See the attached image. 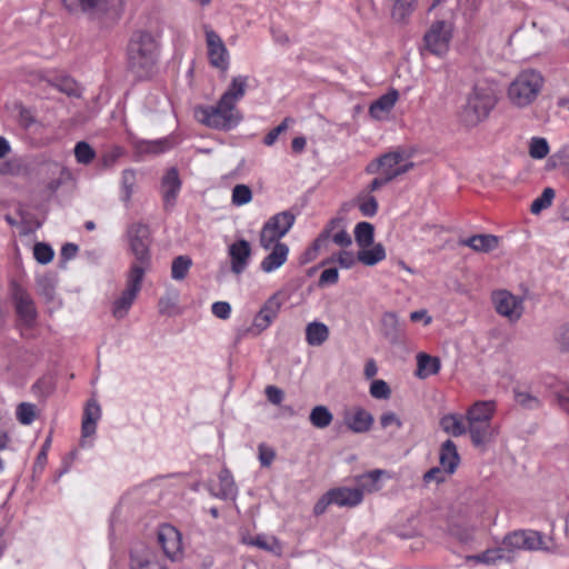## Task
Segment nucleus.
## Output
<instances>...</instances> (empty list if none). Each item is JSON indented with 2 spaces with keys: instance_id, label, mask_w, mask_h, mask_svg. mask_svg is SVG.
<instances>
[{
  "instance_id": "f257e3e1",
  "label": "nucleus",
  "mask_w": 569,
  "mask_h": 569,
  "mask_svg": "<svg viewBox=\"0 0 569 569\" xmlns=\"http://www.w3.org/2000/svg\"><path fill=\"white\" fill-rule=\"evenodd\" d=\"M159 46L154 37L148 31L132 33L128 48V69L137 79L143 80L152 76L158 62Z\"/></svg>"
},
{
  "instance_id": "f03ea898",
  "label": "nucleus",
  "mask_w": 569,
  "mask_h": 569,
  "mask_svg": "<svg viewBox=\"0 0 569 569\" xmlns=\"http://www.w3.org/2000/svg\"><path fill=\"white\" fill-rule=\"evenodd\" d=\"M497 92V84L495 82L478 80L465 107V121L473 126L485 120L498 101Z\"/></svg>"
},
{
  "instance_id": "7ed1b4c3",
  "label": "nucleus",
  "mask_w": 569,
  "mask_h": 569,
  "mask_svg": "<svg viewBox=\"0 0 569 569\" xmlns=\"http://www.w3.org/2000/svg\"><path fill=\"white\" fill-rule=\"evenodd\" d=\"M495 413L493 401H477L466 413L467 430L475 447H481L495 438L491 420Z\"/></svg>"
},
{
  "instance_id": "20e7f679",
  "label": "nucleus",
  "mask_w": 569,
  "mask_h": 569,
  "mask_svg": "<svg viewBox=\"0 0 569 569\" xmlns=\"http://www.w3.org/2000/svg\"><path fill=\"white\" fill-rule=\"evenodd\" d=\"M194 117L202 124L222 131L236 128L242 121V114L237 107L220 97L216 106H198Z\"/></svg>"
},
{
  "instance_id": "39448f33",
  "label": "nucleus",
  "mask_w": 569,
  "mask_h": 569,
  "mask_svg": "<svg viewBox=\"0 0 569 569\" xmlns=\"http://www.w3.org/2000/svg\"><path fill=\"white\" fill-rule=\"evenodd\" d=\"M62 8L73 17H84L91 21L118 18L123 0H60Z\"/></svg>"
},
{
  "instance_id": "423d86ee",
  "label": "nucleus",
  "mask_w": 569,
  "mask_h": 569,
  "mask_svg": "<svg viewBox=\"0 0 569 569\" xmlns=\"http://www.w3.org/2000/svg\"><path fill=\"white\" fill-rule=\"evenodd\" d=\"M410 157L411 154L405 149L397 148L370 161L366 167V172L369 174L381 173L385 177H390L391 182L413 169L415 163L410 160Z\"/></svg>"
},
{
  "instance_id": "0eeeda50",
  "label": "nucleus",
  "mask_w": 569,
  "mask_h": 569,
  "mask_svg": "<svg viewBox=\"0 0 569 569\" xmlns=\"http://www.w3.org/2000/svg\"><path fill=\"white\" fill-rule=\"evenodd\" d=\"M543 86L542 76L535 70L522 71L510 83L508 98L512 104L523 108L531 104Z\"/></svg>"
},
{
  "instance_id": "6e6552de",
  "label": "nucleus",
  "mask_w": 569,
  "mask_h": 569,
  "mask_svg": "<svg viewBox=\"0 0 569 569\" xmlns=\"http://www.w3.org/2000/svg\"><path fill=\"white\" fill-rule=\"evenodd\" d=\"M503 546L508 550H543L551 553H558L559 548L551 537H543L538 531L517 530L503 538Z\"/></svg>"
},
{
  "instance_id": "1a4fd4ad",
  "label": "nucleus",
  "mask_w": 569,
  "mask_h": 569,
  "mask_svg": "<svg viewBox=\"0 0 569 569\" xmlns=\"http://www.w3.org/2000/svg\"><path fill=\"white\" fill-rule=\"evenodd\" d=\"M295 221L296 216L289 210L281 211L269 218L260 231V246L264 250H269L276 241L280 242V239L292 228Z\"/></svg>"
},
{
  "instance_id": "9d476101",
  "label": "nucleus",
  "mask_w": 569,
  "mask_h": 569,
  "mask_svg": "<svg viewBox=\"0 0 569 569\" xmlns=\"http://www.w3.org/2000/svg\"><path fill=\"white\" fill-rule=\"evenodd\" d=\"M144 271L141 267L131 266L127 276V286L120 297L114 300L112 315L117 319H123L131 306L133 305L138 293L141 290Z\"/></svg>"
},
{
  "instance_id": "9b49d317",
  "label": "nucleus",
  "mask_w": 569,
  "mask_h": 569,
  "mask_svg": "<svg viewBox=\"0 0 569 569\" xmlns=\"http://www.w3.org/2000/svg\"><path fill=\"white\" fill-rule=\"evenodd\" d=\"M282 302L279 299V293H273L260 308L254 316L250 327L240 328L237 332V340H241L248 336L257 337L264 331L278 317Z\"/></svg>"
},
{
  "instance_id": "f8f14e48",
  "label": "nucleus",
  "mask_w": 569,
  "mask_h": 569,
  "mask_svg": "<svg viewBox=\"0 0 569 569\" xmlns=\"http://www.w3.org/2000/svg\"><path fill=\"white\" fill-rule=\"evenodd\" d=\"M128 238L130 243V250L136 257V262L131 266L141 267L146 272L150 266V244L151 236L150 229L143 223H133L128 228Z\"/></svg>"
},
{
  "instance_id": "ddd939ff",
  "label": "nucleus",
  "mask_w": 569,
  "mask_h": 569,
  "mask_svg": "<svg viewBox=\"0 0 569 569\" xmlns=\"http://www.w3.org/2000/svg\"><path fill=\"white\" fill-rule=\"evenodd\" d=\"M10 289L17 316L26 326H33L38 312L30 293L16 281L11 282Z\"/></svg>"
},
{
  "instance_id": "4468645a",
  "label": "nucleus",
  "mask_w": 569,
  "mask_h": 569,
  "mask_svg": "<svg viewBox=\"0 0 569 569\" xmlns=\"http://www.w3.org/2000/svg\"><path fill=\"white\" fill-rule=\"evenodd\" d=\"M451 31L445 21H436L423 37L425 49L431 54L442 57L448 52Z\"/></svg>"
},
{
  "instance_id": "2eb2a0df",
  "label": "nucleus",
  "mask_w": 569,
  "mask_h": 569,
  "mask_svg": "<svg viewBox=\"0 0 569 569\" xmlns=\"http://www.w3.org/2000/svg\"><path fill=\"white\" fill-rule=\"evenodd\" d=\"M492 302L498 315L517 321L523 311V299L513 296L508 290H497L492 293Z\"/></svg>"
},
{
  "instance_id": "dca6fc26",
  "label": "nucleus",
  "mask_w": 569,
  "mask_h": 569,
  "mask_svg": "<svg viewBox=\"0 0 569 569\" xmlns=\"http://www.w3.org/2000/svg\"><path fill=\"white\" fill-rule=\"evenodd\" d=\"M208 59L212 67L226 71L229 68V52L221 37L209 27L204 28Z\"/></svg>"
},
{
  "instance_id": "f3484780",
  "label": "nucleus",
  "mask_w": 569,
  "mask_h": 569,
  "mask_svg": "<svg viewBox=\"0 0 569 569\" xmlns=\"http://www.w3.org/2000/svg\"><path fill=\"white\" fill-rule=\"evenodd\" d=\"M158 542L161 546L163 553L171 560H176L181 553V535L171 525L160 526L158 530Z\"/></svg>"
},
{
  "instance_id": "a211bd4d",
  "label": "nucleus",
  "mask_w": 569,
  "mask_h": 569,
  "mask_svg": "<svg viewBox=\"0 0 569 569\" xmlns=\"http://www.w3.org/2000/svg\"><path fill=\"white\" fill-rule=\"evenodd\" d=\"M373 421V416L361 407L346 409L343 412V423L355 433L368 432Z\"/></svg>"
},
{
  "instance_id": "6ab92c4d",
  "label": "nucleus",
  "mask_w": 569,
  "mask_h": 569,
  "mask_svg": "<svg viewBox=\"0 0 569 569\" xmlns=\"http://www.w3.org/2000/svg\"><path fill=\"white\" fill-rule=\"evenodd\" d=\"M181 189V180L176 168L167 170L161 180V193L163 199V208L170 211L174 206Z\"/></svg>"
},
{
  "instance_id": "aec40b11",
  "label": "nucleus",
  "mask_w": 569,
  "mask_h": 569,
  "mask_svg": "<svg viewBox=\"0 0 569 569\" xmlns=\"http://www.w3.org/2000/svg\"><path fill=\"white\" fill-rule=\"evenodd\" d=\"M231 271L236 274L242 273L251 257V246L246 239H239L231 243L228 249Z\"/></svg>"
},
{
  "instance_id": "412c9836",
  "label": "nucleus",
  "mask_w": 569,
  "mask_h": 569,
  "mask_svg": "<svg viewBox=\"0 0 569 569\" xmlns=\"http://www.w3.org/2000/svg\"><path fill=\"white\" fill-rule=\"evenodd\" d=\"M380 331L391 345L398 343L405 335V323L393 311H387L381 316Z\"/></svg>"
},
{
  "instance_id": "4be33fe9",
  "label": "nucleus",
  "mask_w": 569,
  "mask_h": 569,
  "mask_svg": "<svg viewBox=\"0 0 569 569\" xmlns=\"http://www.w3.org/2000/svg\"><path fill=\"white\" fill-rule=\"evenodd\" d=\"M130 569H166V566L153 550L141 548L131 551Z\"/></svg>"
},
{
  "instance_id": "5701e85b",
  "label": "nucleus",
  "mask_w": 569,
  "mask_h": 569,
  "mask_svg": "<svg viewBox=\"0 0 569 569\" xmlns=\"http://www.w3.org/2000/svg\"><path fill=\"white\" fill-rule=\"evenodd\" d=\"M270 249L271 252L260 263V269L266 273L273 272L283 266L289 254V247L283 242L276 241Z\"/></svg>"
},
{
  "instance_id": "b1692460",
  "label": "nucleus",
  "mask_w": 569,
  "mask_h": 569,
  "mask_svg": "<svg viewBox=\"0 0 569 569\" xmlns=\"http://www.w3.org/2000/svg\"><path fill=\"white\" fill-rule=\"evenodd\" d=\"M499 239L493 234H473L469 238H460L459 246L469 247L476 252H490L498 247Z\"/></svg>"
},
{
  "instance_id": "393cba45",
  "label": "nucleus",
  "mask_w": 569,
  "mask_h": 569,
  "mask_svg": "<svg viewBox=\"0 0 569 569\" xmlns=\"http://www.w3.org/2000/svg\"><path fill=\"white\" fill-rule=\"evenodd\" d=\"M398 98L399 92L396 89H390L387 93L382 94L371 103L369 108L370 116L377 120L382 119L392 110Z\"/></svg>"
},
{
  "instance_id": "a878e982",
  "label": "nucleus",
  "mask_w": 569,
  "mask_h": 569,
  "mask_svg": "<svg viewBox=\"0 0 569 569\" xmlns=\"http://www.w3.org/2000/svg\"><path fill=\"white\" fill-rule=\"evenodd\" d=\"M329 496L339 507H356L362 501L361 490L356 488H335L329 490Z\"/></svg>"
},
{
  "instance_id": "bb28decb",
  "label": "nucleus",
  "mask_w": 569,
  "mask_h": 569,
  "mask_svg": "<svg viewBox=\"0 0 569 569\" xmlns=\"http://www.w3.org/2000/svg\"><path fill=\"white\" fill-rule=\"evenodd\" d=\"M101 417L100 406L96 400H89L82 417L81 432L82 438L90 437L96 433L97 422Z\"/></svg>"
},
{
  "instance_id": "cd10ccee",
  "label": "nucleus",
  "mask_w": 569,
  "mask_h": 569,
  "mask_svg": "<svg viewBox=\"0 0 569 569\" xmlns=\"http://www.w3.org/2000/svg\"><path fill=\"white\" fill-rule=\"evenodd\" d=\"M439 461L447 473H453L460 462V457L456 443L448 439L440 448Z\"/></svg>"
},
{
  "instance_id": "c85d7f7f",
  "label": "nucleus",
  "mask_w": 569,
  "mask_h": 569,
  "mask_svg": "<svg viewBox=\"0 0 569 569\" xmlns=\"http://www.w3.org/2000/svg\"><path fill=\"white\" fill-rule=\"evenodd\" d=\"M248 86V77L246 76H237L232 78L231 83L228 89L221 96L223 98V102L228 101L234 107L237 103L244 97L246 90Z\"/></svg>"
},
{
  "instance_id": "c756f323",
  "label": "nucleus",
  "mask_w": 569,
  "mask_h": 569,
  "mask_svg": "<svg viewBox=\"0 0 569 569\" xmlns=\"http://www.w3.org/2000/svg\"><path fill=\"white\" fill-rule=\"evenodd\" d=\"M385 473L381 469H375L362 475L357 476V490H361V493L365 492H375L380 489V480L382 475Z\"/></svg>"
},
{
  "instance_id": "7c9ffc66",
  "label": "nucleus",
  "mask_w": 569,
  "mask_h": 569,
  "mask_svg": "<svg viewBox=\"0 0 569 569\" xmlns=\"http://www.w3.org/2000/svg\"><path fill=\"white\" fill-rule=\"evenodd\" d=\"M329 338V328L323 322L312 321L306 327V341L309 346H321Z\"/></svg>"
},
{
  "instance_id": "2f4dec72",
  "label": "nucleus",
  "mask_w": 569,
  "mask_h": 569,
  "mask_svg": "<svg viewBox=\"0 0 569 569\" xmlns=\"http://www.w3.org/2000/svg\"><path fill=\"white\" fill-rule=\"evenodd\" d=\"M439 425L446 433L451 435L453 437H460L468 432L462 416L458 413L445 415L440 419Z\"/></svg>"
},
{
  "instance_id": "473e14b6",
  "label": "nucleus",
  "mask_w": 569,
  "mask_h": 569,
  "mask_svg": "<svg viewBox=\"0 0 569 569\" xmlns=\"http://www.w3.org/2000/svg\"><path fill=\"white\" fill-rule=\"evenodd\" d=\"M391 18L395 22L406 24L416 9L417 0H391Z\"/></svg>"
},
{
  "instance_id": "72a5a7b5",
  "label": "nucleus",
  "mask_w": 569,
  "mask_h": 569,
  "mask_svg": "<svg viewBox=\"0 0 569 569\" xmlns=\"http://www.w3.org/2000/svg\"><path fill=\"white\" fill-rule=\"evenodd\" d=\"M417 366H418L417 375L420 378H427L429 376L438 373L440 370V367H441L439 358L429 356L423 352L418 353Z\"/></svg>"
},
{
  "instance_id": "f704fd0d",
  "label": "nucleus",
  "mask_w": 569,
  "mask_h": 569,
  "mask_svg": "<svg viewBox=\"0 0 569 569\" xmlns=\"http://www.w3.org/2000/svg\"><path fill=\"white\" fill-rule=\"evenodd\" d=\"M355 239L359 247L368 248L375 241L373 224L367 221H361L355 227Z\"/></svg>"
},
{
  "instance_id": "c9c22d12",
  "label": "nucleus",
  "mask_w": 569,
  "mask_h": 569,
  "mask_svg": "<svg viewBox=\"0 0 569 569\" xmlns=\"http://www.w3.org/2000/svg\"><path fill=\"white\" fill-rule=\"evenodd\" d=\"M386 258V250L381 243L375 244L371 249L363 248L357 254V259L365 266H375Z\"/></svg>"
},
{
  "instance_id": "e433bc0d",
  "label": "nucleus",
  "mask_w": 569,
  "mask_h": 569,
  "mask_svg": "<svg viewBox=\"0 0 569 569\" xmlns=\"http://www.w3.org/2000/svg\"><path fill=\"white\" fill-rule=\"evenodd\" d=\"M218 479L220 489L219 492L216 493V496L221 499H228L233 497L237 492V488L231 472L227 468H224L219 472Z\"/></svg>"
},
{
  "instance_id": "4c0bfd02",
  "label": "nucleus",
  "mask_w": 569,
  "mask_h": 569,
  "mask_svg": "<svg viewBox=\"0 0 569 569\" xmlns=\"http://www.w3.org/2000/svg\"><path fill=\"white\" fill-rule=\"evenodd\" d=\"M242 542L270 552H278L281 548L276 537H267L266 535H258L254 538H243Z\"/></svg>"
},
{
  "instance_id": "58836bf2",
  "label": "nucleus",
  "mask_w": 569,
  "mask_h": 569,
  "mask_svg": "<svg viewBox=\"0 0 569 569\" xmlns=\"http://www.w3.org/2000/svg\"><path fill=\"white\" fill-rule=\"evenodd\" d=\"M310 423L319 429L329 427L333 420V415L326 406H316L309 416Z\"/></svg>"
},
{
  "instance_id": "ea45409f",
  "label": "nucleus",
  "mask_w": 569,
  "mask_h": 569,
  "mask_svg": "<svg viewBox=\"0 0 569 569\" xmlns=\"http://www.w3.org/2000/svg\"><path fill=\"white\" fill-rule=\"evenodd\" d=\"M357 203L359 211L363 217L371 218L375 217L378 212V201L376 197L369 193L361 192L357 198Z\"/></svg>"
},
{
  "instance_id": "a19ab883",
  "label": "nucleus",
  "mask_w": 569,
  "mask_h": 569,
  "mask_svg": "<svg viewBox=\"0 0 569 569\" xmlns=\"http://www.w3.org/2000/svg\"><path fill=\"white\" fill-rule=\"evenodd\" d=\"M192 266V260L188 256H178L173 259L171 266V277L173 280L181 281L183 280L189 269Z\"/></svg>"
},
{
  "instance_id": "79ce46f5",
  "label": "nucleus",
  "mask_w": 569,
  "mask_h": 569,
  "mask_svg": "<svg viewBox=\"0 0 569 569\" xmlns=\"http://www.w3.org/2000/svg\"><path fill=\"white\" fill-rule=\"evenodd\" d=\"M73 153L78 163L88 166L96 158L94 149L87 141L76 143Z\"/></svg>"
},
{
  "instance_id": "37998d69",
  "label": "nucleus",
  "mask_w": 569,
  "mask_h": 569,
  "mask_svg": "<svg viewBox=\"0 0 569 569\" xmlns=\"http://www.w3.org/2000/svg\"><path fill=\"white\" fill-rule=\"evenodd\" d=\"M515 401L525 409L536 410L541 407V401L538 397L533 396L529 391L516 388L513 390Z\"/></svg>"
},
{
  "instance_id": "c03bdc74",
  "label": "nucleus",
  "mask_w": 569,
  "mask_h": 569,
  "mask_svg": "<svg viewBox=\"0 0 569 569\" xmlns=\"http://www.w3.org/2000/svg\"><path fill=\"white\" fill-rule=\"evenodd\" d=\"M555 190L550 187L545 188L542 193L532 201L530 211L533 214L540 213L542 210L549 208L552 203V200L555 198Z\"/></svg>"
},
{
  "instance_id": "a18cd8bd",
  "label": "nucleus",
  "mask_w": 569,
  "mask_h": 569,
  "mask_svg": "<svg viewBox=\"0 0 569 569\" xmlns=\"http://www.w3.org/2000/svg\"><path fill=\"white\" fill-rule=\"evenodd\" d=\"M134 184H136V172L131 169L123 170L122 176H121V188H122L121 199L126 203H128L131 199Z\"/></svg>"
},
{
  "instance_id": "49530a36",
  "label": "nucleus",
  "mask_w": 569,
  "mask_h": 569,
  "mask_svg": "<svg viewBox=\"0 0 569 569\" xmlns=\"http://www.w3.org/2000/svg\"><path fill=\"white\" fill-rule=\"evenodd\" d=\"M16 416L21 425L29 426L36 419V406L30 402H21L17 407Z\"/></svg>"
},
{
  "instance_id": "de8ad7c7",
  "label": "nucleus",
  "mask_w": 569,
  "mask_h": 569,
  "mask_svg": "<svg viewBox=\"0 0 569 569\" xmlns=\"http://www.w3.org/2000/svg\"><path fill=\"white\" fill-rule=\"evenodd\" d=\"M252 200V191L247 184H236L232 189L231 201L234 206H243Z\"/></svg>"
},
{
  "instance_id": "09e8293b",
  "label": "nucleus",
  "mask_w": 569,
  "mask_h": 569,
  "mask_svg": "<svg viewBox=\"0 0 569 569\" xmlns=\"http://www.w3.org/2000/svg\"><path fill=\"white\" fill-rule=\"evenodd\" d=\"M54 252L53 249L44 242H37L33 247V257L34 259L41 263L47 264L53 259Z\"/></svg>"
},
{
  "instance_id": "8fccbe9b",
  "label": "nucleus",
  "mask_w": 569,
  "mask_h": 569,
  "mask_svg": "<svg viewBox=\"0 0 569 569\" xmlns=\"http://www.w3.org/2000/svg\"><path fill=\"white\" fill-rule=\"evenodd\" d=\"M549 153V146L545 138H532L529 154L533 159H543Z\"/></svg>"
},
{
  "instance_id": "3c124183",
  "label": "nucleus",
  "mask_w": 569,
  "mask_h": 569,
  "mask_svg": "<svg viewBox=\"0 0 569 569\" xmlns=\"http://www.w3.org/2000/svg\"><path fill=\"white\" fill-rule=\"evenodd\" d=\"M370 395L375 399H389L391 396V389L385 380H373L370 386Z\"/></svg>"
},
{
  "instance_id": "603ef678",
  "label": "nucleus",
  "mask_w": 569,
  "mask_h": 569,
  "mask_svg": "<svg viewBox=\"0 0 569 569\" xmlns=\"http://www.w3.org/2000/svg\"><path fill=\"white\" fill-rule=\"evenodd\" d=\"M335 261H337L341 268L350 269L356 263V257H355L353 252H351V251L341 250L337 254L336 258L332 257L330 259H327L326 261L322 262V264H326L329 262H335Z\"/></svg>"
},
{
  "instance_id": "864d4df0",
  "label": "nucleus",
  "mask_w": 569,
  "mask_h": 569,
  "mask_svg": "<svg viewBox=\"0 0 569 569\" xmlns=\"http://www.w3.org/2000/svg\"><path fill=\"white\" fill-rule=\"evenodd\" d=\"M555 341L562 352H569V322L558 327L555 332Z\"/></svg>"
},
{
  "instance_id": "5fc2aeb1",
  "label": "nucleus",
  "mask_w": 569,
  "mask_h": 569,
  "mask_svg": "<svg viewBox=\"0 0 569 569\" xmlns=\"http://www.w3.org/2000/svg\"><path fill=\"white\" fill-rule=\"evenodd\" d=\"M289 122H292V119L291 118H284L279 126H277L276 128L271 129L264 136L263 143L266 146H272L277 141L279 136L288 129Z\"/></svg>"
},
{
  "instance_id": "6e6d98bb",
  "label": "nucleus",
  "mask_w": 569,
  "mask_h": 569,
  "mask_svg": "<svg viewBox=\"0 0 569 569\" xmlns=\"http://www.w3.org/2000/svg\"><path fill=\"white\" fill-rule=\"evenodd\" d=\"M342 220L339 218L331 219L325 229L320 232V234L316 238L317 246L322 244L326 246L327 241L333 236V230L340 227Z\"/></svg>"
},
{
  "instance_id": "4d7b16f0",
  "label": "nucleus",
  "mask_w": 569,
  "mask_h": 569,
  "mask_svg": "<svg viewBox=\"0 0 569 569\" xmlns=\"http://www.w3.org/2000/svg\"><path fill=\"white\" fill-rule=\"evenodd\" d=\"M211 311L214 317L226 320L231 315V306L227 301H217L212 303Z\"/></svg>"
},
{
  "instance_id": "13d9d810",
  "label": "nucleus",
  "mask_w": 569,
  "mask_h": 569,
  "mask_svg": "<svg viewBox=\"0 0 569 569\" xmlns=\"http://www.w3.org/2000/svg\"><path fill=\"white\" fill-rule=\"evenodd\" d=\"M323 246L322 244H318L317 246V240L315 239V241L312 242V244L307 248L300 256L299 258V263L300 264H307L311 261H313L317 256H318V252L319 250L322 248Z\"/></svg>"
},
{
  "instance_id": "bf43d9fd",
  "label": "nucleus",
  "mask_w": 569,
  "mask_h": 569,
  "mask_svg": "<svg viewBox=\"0 0 569 569\" xmlns=\"http://www.w3.org/2000/svg\"><path fill=\"white\" fill-rule=\"evenodd\" d=\"M258 450H259V461H260L261 466L269 467L276 457L274 450L271 448H268L263 443L259 445Z\"/></svg>"
},
{
  "instance_id": "052dcab7",
  "label": "nucleus",
  "mask_w": 569,
  "mask_h": 569,
  "mask_svg": "<svg viewBox=\"0 0 569 569\" xmlns=\"http://www.w3.org/2000/svg\"><path fill=\"white\" fill-rule=\"evenodd\" d=\"M423 481L426 485H429L431 482H437V483H440L442 481H445V470L443 468H439V467H433L431 469H429L425 475H423Z\"/></svg>"
},
{
  "instance_id": "680f3d73",
  "label": "nucleus",
  "mask_w": 569,
  "mask_h": 569,
  "mask_svg": "<svg viewBox=\"0 0 569 569\" xmlns=\"http://www.w3.org/2000/svg\"><path fill=\"white\" fill-rule=\"evenodd\" d=\"M339 280V272L337 268H328L322 271L319 278V284H336Z\"/></svg>"
},
{
  "instance_id": "e2e57ef3",
  "label": "nucleus",
  "mask_w": 569,
  "mask_h": 569,
  "mask_svg": "<svg viewBox=\"0 0 569 569\" xmlns=\"http://www.w3.org/2000/svg\"><path fill=\"white\" fill-rule=\"evenodd\" d=\"M171 148V143L168 139H161L156 141L147 142L146 150L152 153H161Z\"/></svg>"
},
{
  "instance_id": "0e129e2a",
  "label": "nucleus",
  "mask_w": 569,
  "mask_h": 569,
  "mask_svg": "<svg viewBox=\"0 0 569 569\" xmlns=\"http://www.w3.org/2000/svg\"><path fill=\"white\" fill-rule=\"evenodd\" d=\"M380 425L383 429L391 425H395L397 428H401L402 421L395 412L388 411L381 415Z\"/></svg>"
},
{
  "instance_id": "69168bd1",
  "label": "nucleus",
  "mask_w": 569,
  "mask_h": 569,
  "mask_svg": "<svg viewBox=\"0 0 569 569\" xmlns=\"http://www.w3.org/2000/svg\"><path fill=\"white\" fill-rule=\"evenodd\" d=\"M264 392L267 399L273 405H280L283 400V391L276 386H268Z\"/></svg>"
},
{
  "instance_id": "338daca9",
  "label": "nucleus",
  "mask_w": 569,
  "mask_h": 569,
  "mask_svg": "<svg viewBox=\"0 0 569 569\" xmlns=\"http://www.w3.org/2000/svg\"><path fill=\"white\" fill-rule=\"evenodd\" d=\"M331 238L336 244L342 248L349 247L352 243L350 234L343 228L340 229L338 232L333 233Z\"/></svg>"
},
{
  "instance_id": "774afa93",
  "label": "nucleus",
  "mask_w": 569,
  "mask_h": 569,
  "mask_svg": "<svg viewBox=\"0 0 569 569\" xmlns=\"http://www.w3.org/2000/svg\"><path fill=\"white\" fill-rule=\"evenodd\" d=\"M559 407L569 415V386L556 392Z\"/></svg>"
}]
</instances>
